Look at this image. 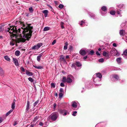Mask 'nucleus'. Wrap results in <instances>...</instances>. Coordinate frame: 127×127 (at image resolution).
I'll list each match as a JSON object with an SVG mask.
<instances>
[{"instance_id": "nucleus-1", "label": "nucleus", "mask_w": 127, "mask_h": 127, "mask_svg": "<svg viewBox=\"0 0 127 127\" xmlns=\"http://www.w3.org/2000/svg\"><path fill=\"white\" fill-rule=\"evenodd\" d=\"M20 25H23V27L17 30L16 27L12 26L8 28V32L10 33V36L11 38L15 37L16 40L12 39L13 41H15L16 43L21 42H25L26 40L29 41L32 35L33 31L32 30L33 28L31 26V24H28L26 27L25 25L23 22L19 21Z\"/></svg>"}, {"instance_id": "nucleus-2", "label": "nucleus", "mask_w": 127, "mask_h": 127, "mask_svg": "<svg viewBox=\"0 0 127 127\" xmlns=\"http://www.w3.org/2000/svg\"><path fill=\"white\" fill-rule=\"evenodd\" d=\"M58 116V114L57 113L54 112L49 116V117L52 120L55 121L57 119Z\"/></svg>"}, {"instance_id": "nucleus-3", "label": "nucleus", "mask_w": 127, "mask_h": 127, "mask_svg": "<svg viewBox=\"0 0 127 127\" xmlns=\"http://www.w3.org/2000/svg\"><path fill=\"white\" fill-rule=\"evenodd\" d=\"M2 27L6 32H8V24L6 23H3L1 24Z\"/></svg>"}, {"instance_id": "nucleus-4", "label": "nucleus", "mask_w": 127, "mask_h": 127, "mask_svg": "<svg viewBox=\"0 0 127 127\" xmlns=\"http://www.w3.org/2000/svg\"><path fill=\"white\" fill-rule=\"evenodd\" d=\"M111 53L113 55L115 56L117 55L118 53L117 52V51L115 48H112L111 51Z\"/></svg>"}, {"instance_id": "nucleus-5", "label": "nucleus", "mask_w": 127, "mask_h": 127, "mask_svg": "<svg viewBox=\"0 0 127 127\" xmlns=\"http://www.w3.org/2000/svg\"><path fill=\"white\" fill-rule=\"evenodd\" d=\"M78 104V103L76 102L75 101H74L72 102L71 106L74 109H76L77 108Z\"/></svg>"}, {"instance_id": "nucleus-6", "label": "nucleus", "mask_w": 127, "mask_h": 127, "mask_svg": "<svg viewBox=\"0 0 127 127\" xmlns=\"http://www.w3.org/2000/svg\"><path fill=\"white\" fill-rule=\"evenodd\" d=\"M74 79L72 75H70L67 76L66 79ZM62 79H66V77H64Z\"/></svg>"}, {"instance_id": "nucleus-7", "label": "nucleus", "mask_w": 127, "mask_h": 127, "mask_svg": "<svg viewBox=\"0 0 127 127\" xmlns=\"http://www.w3.org/2000/svg\"><path fill=\"white\" fill-rule=\"evenodd\" d=\"M79 53L82 55L84 56L86 54V52L85 50H82L79 51Z\"/></svg>"}, {"instance_id": "nucleus-8", "label": "nucleus", "mask_w": 127, "mask_h": 127, "mask_svg": "<svg viewBox=\"0 0 127 127\" xmlns=\"http://www.w3.org/2000/svg\"><path fill=\"white\" fill-rule=\"evenodd\" d=\"M30 108V102L29 101H28L27 102V105L26 108V112L28 111Z\"/></svg>"}, {"instance_id": "nucleus-9", "label": "nucleus", "mask_w": 127, "mask_h": 127, "mask_svg": "<svg viewBox=\"0 0 127 127\" xmlns=\"http://www.w3.org/2000/svg\"><path fill=\"white\" fill-rule=\"evenodd\" d=\"M14 62L15 63V65L16 66H18L19 65V64L18 63V61L17 59L13 58Z\"/></svg>"}, {"instance_id": "nucleus-10", "label": "nucleus", "mask_w": 127, "mask_h": 127, "mask_svg": "<svg viewBox=\"0 0 127 127\" xmlns=\"http://www.w3.org/2000/svg\"><path fill=\"white\" fill-rule=\"evenodd\" d=\"M125 32L123 30H120V31L119 33L121 36H123L125 35Z\"/></svg>"}, {"instance_id": "nucleus-11", "label": "nucleus", "mask_w": 127, "mask_h": 127, "mask_svg": "<svg viewBox=\"0 0 127 127\" xmlns=\"http://www.w3.org/2000/svg\"><path fill=\"white\" fill-rule=\"evenodd\" d=\"M16 101V100L15 99H14L13 102L12 103L11 105V108L13 109H14L15 107V103Z\"/></svg>"}, {"instance_id": "nucleus-12", "label": "nucleus", "mask_w": 127, "mask_h": 127, "mask_svg": "<svg viewBox=\"0 0 127 127\" xmlns=\"http://www.w3.org/2000/svg\"><path fill=\"white\" fill-rule=\"evenodd\" d=\"M60 112L63 115H66L67 114V112L66 111L64 110H61L60 111Z\"/></svg>"}, {"instance_id": "nucleus-13", "label": "nucleus", "mask_w": 127, "mask_h": 127, "mask_svg": "<svg viewBox=\"0 0 127 127\" xmlns=\"http://www.w3.org/2000/svg\"><path fill=\"white\" fill-rule=\"evenodd\" d=\"M64 58V56L63 55H61L60 56V60L61 61L65 62L66 60Z\"/></svg>"}, {"instance_id": "nucleus-14", "label": "nucleus", "mask_w": 127, "mask_h": 127, "mask_svg": "<svg viewBox=\"0 0 127 127\" xmlns=\"http://www.w3.org/2000/svg\"><path fill=\"white\" fill-rule=\"evenodd\" d=\"M42 12L44 14V16L45 17H46L48 15V10H45L42 11Z\"/></svg>"}, {"instance_id": "nucleus-15", "label": "nucleus", "mask_w": 127, "mask_h": 127, "mask_svg": "<svg viewBox=\"0 0 127 127\" xmlns=\"http://www.w3.org/2000/svg\"><path fill=\"white\" fill-rule=\"evenodd\" d=\"M26 74L27 75L29 76H32L33 74L32 72H30L27 70L26 71Z\"/></svg>"}, {"instance_id": "nucleus-16", "label": "nucleus", "mask_w": 127, "mask_h": 127, "mask_svg": "<svg viewBox=\"0 0 127 127\" xmlns=\"http://www.w3.org/2000/svg\"><path fill=\"white\" fill-rule=\"evenodd\" d=\"M103 55L105 57H108V58H109V55L108 53H107V52H103L102 53Z\"/></svg>"}, {"instance_id": "nucleus-17", "label": "nucleus", "mask_w": 127, "mask_h": 127, "mask_svg": "<svg viewBox=\"0 0 127 127\" xmlns=\"http://www.w3.org/2000/svg\"><path fill=\"white\" fill-rule=\"evenodd\" d=\"M75 64L78 67H81L82 65L81 63L80 62L77 61L76 62Z\"/></svg>"}, {"instance_id": "nucleus-18", "label": "nucleus", "mask_w": 127, "mask_h": 127, "mask_svg": "<svg viewBox=\"0 0 127 127\" xmlns=\"http://www.w3.org/2000/svg\"><path fill=\"white\" fill-rule=\"evenodd\" d=\"M68 45V42H66L65 43V45L64 47V50H65L67 49Z\"/></svg>"}, {"instance_id": "nucleus-19", "label": "nucleus", "mask_w": 127, "mask_h": 127, "mask_svg": "<svg viewBox=\"0 0 127 127\" xmlns=\"http://www.w3.org/2000/svg\"><path fill=\"white\" fill-rule=\"evenodd\" d=\"M4 74V71L2 68L0 66V75H2Z\"/></svg>"}, {"instance_id": "nucleus-20", "label": "nucleus", "mask_w": 127, "mask_h": 127, "mask_svg": "<svg viewBox=\"0 0 127 127\" xmlns=\"http://www.w3.org/2000/svg\"><path fill=\"white\" fill-rule=\"evenodd\" d=\"M96 74L97 77H98L100 79L102 77V75L100 73H96Z\"/></svg>"}, {"instance_id": "nucleus-21", "label": "nucleus", "mask_w": 127, "mask_h": 127, "mask_svg": "<svg viewBox=\"0 0 127 127\" xmlns=\"http://www.w3.org/2000/svg\"><path fill=\"white\" fill-rule=\"evenodd\" d=\"M116 12L114 10H111L110 12V13L112 15H115Z\"/></svg>"}, {"instance_id": "nucleus-22", "label": "nucleus", "mask_w": 127, "mask_h": 127, "mask_svg": "<svg viewBox=\"0 0 127 127\" xmlns=\"http://www.w3.org/2000/svg\"><path fill=\"white\" fill-rule=\"evenodd\" d=\"M43 45V44L42 43H38L36 45L37 48L38 49L41 46Z\"/></svg>"}, {"instance_id": "nucleus-23", "label": "nucleus", "mask_w": 127, "mask_h": 127, "mask_svg": "<svg viewBox=\"0 0 127 127\" xmlns=\"http://www.w3.org/2000/svg\"><path fill=\"white\" fill-rule=\"evenodd\" d=\"M121 59L122 58H119L116 59V61L119 64H120L121 63Z\"/></svg>"}, {"instance_id": "nucleus-24", "label": "nucleus", "mask_w": 127, "mask_h": 127, "mask_svg": "<svg viewBox=\"0 0 127 127\" xmlns=\"http://www.w3.org/2000/svg\"><path fill=\"white\" fill-rule=\"evenodd\" d=\"M20 52L19 51L17 50L15 51V54L16 56H18L20 55Z\"/></svg>"}, {"instance_id": "nucleus-25", "label": "nucleus", "mask_w": 127, "mask_h": 127, "mask_svg": "<svg viewBox=\"0 0 127 127\" xmlns=\"http://www.w3.org/2000/svg\"><path fill=\"white\" fill-rule=\"evenodd\" d=\"M73 47L72 46H69L68 50L70 51V52H72L73 51Z\"/></svg>"}, {"instance_id": "nucleus-26", "label": "nucleus", "mask_w": 127, "mask_h": 127, "mask_svg": "<svg viewBox=\"0 0 127 127\" xmlns=\"http://www.w3.org/2000/svg\"><path fill=\"white\" fill-rule=\"evenodd\" d=\"M42 56V55L40 54L37 57V60L39 62L40 61V58Z\"/></svg>"}, {"instance_id": "nucleus-27", "label": "nucleus", "mask_w": 127, "mask_h": 127, "mask_svg": "<svg viewBox=\"0 0 127 127\" xmlns=\"http://www.w3.org/2000/svg\"><path fill=\"white\" fill-rule=\"evenodd\" d=\"M101 9L103 11H105L107 10V8L105 6H103L101 8Z\"/></svg>"}, {"instance_id": "nucleus-28", "label": "nucleus", "mask_w": 127, "mask_h": 127, "mask_svg": "<svg viewBox=\"0 0 127 127\" xmlns=\"http://www.w3.org/2000/svg\"><path fill=\"white\" fill-rule=\"evenodd\" d=\"M94 51L93 50H92L89 52V54L91 55H94Z\"/></svg>"}, {"instance_id": "nucleus-29", "label": "nucleus", "mask_w": 127, "mask_h": 127, "mask_svg": "<svg viewBox=\"0 0 127 127\" xmlns=\"http://www.w3.org/2000/svg\"><path fill=\"white\" fill-rule=\"evenodd\" d=\"M119 78V76L117 75H115L113 76V78H115L116 79H118Z\"/></svg>"}, {"instance_id": "nucleus-30", "label": "nucleus", "mask_w": 127, "mask_h": 127, "mask_svg": "<svg viewBox=\"0 0 127 127\" xmlns=\"http://www.w3.org/2000/svg\"><path fill=\"white\" fill-rule=\"evenodd\" d=\"M29 10L30 12L32 13L33 11V7H30L29 9Z\"/></svg>"}, {"instance_id": "nucleus-31", "label": "nucleus", "mask_w": 127, "mask_h": 127, "mask_svg": "<svg viewBox=\"0 0 127 127\" xmlns=\"http://www.w3.org/2000/svg\"><path fill=\"white\" fill-rule=\"evenodd\" d=\"M49 30V28L48 27H45L43 29L44 31H47Z\"/></svg>"}, {"instance_id": "nucleus-32", "label": "nucleus", "mask_w": 127, "mask_h": 127, "mask_svg": "<svg viewBox=\"0 0 127 127\" xmlns=\"http://www.w3.org/2000/svg\"><path fill=\"white\" fill-rule=\"evenodd\" d=\"M32 50H36V49H38L37 47V46H36V45H34V46H33L32 47Z\"/></svg>"}, {"instance_id": "nucleus-33", "label": "nucleus", "mask_w": 127, "mask_h": 127, "mask_svg": "<svg viewBox=\"0 0 127 127\" xmlns=\"http://www.w3.org/2000/svg\"><path fill=\"white\" fill-rule=\"evenodd\" d=\"M3 31V29L2 28L1 25H0V32H2Z\"/></svg>"}, {"instance_id": "nucleus-34", "label": "nucleus", "mask_w": 127, "mask_h": 127, "mask_svg": "<svg viewBox=\"0 0 127 127\" xmlns=\"http://www.w3.org/2000/svg\"><path fill=\"white\" fill-rule=\"evenodd\" d=\"M63 93H60L59 94V98H61L63 95Z\"/></svg>"}, {"instance_id": "nucleus-35", "label": "nucleus", "mask_w": 127, "mask_h": 127, "mask_svg": "<svg viewBox=\"0 0 127 127\" xmlns=\"http://www.w3.org/2000/svg\"><path fill=\"white\" fill-rule=\"evenodd\" d=\"M64 5L61 4H60L59 6V7L60 9H62L64 7Z\"/></svg>"}, {"instance_id": "nucleus-36", "label": "nucleus", "mask_w": 127, "mask_h": 127, "mask_svg": "<svg viewBox=\"0 0 127 127\" xmlns=\"http://www.w3.org/2000/svg\"><path fill=\"white\" fill-rule=\"evenodd\" d=\"M124 54L125 56H127V49L123 53Z\"/></svg>"}, {"instance_id": "nucleus-37", "label": "nucleus", "mask_w": 127, "mask_h": 127, "mask_svg": "<svg viewBox=\"0 0 127 127\" xmlns=\"http://www.w3.org/2000/svg\"><path fill=\"white\" fill-rule=\"evenodd\" d=\"M104 61V59L103 58H101L99 59V61L100 62L102 63Z\"/></svg>"}, {"instance_id": "nucleus-38", "label": "nucleus", "mask_w": 127, "mask_h": 127, "mask_svg": "<svg viewBox=\"0 0 127 127\" xmlns=\"http://www.w3.org/2000/svg\"><path fill=\"white\" fill-rule=\"evenodd\" d=\"M20 70H21V71H22L23 72H25V70L23 67H21L20 68Z\"/></svg>"}, {"instance_id": "nucleus-39", "label": "nucleus", "mask_w": 127, "mask_h": 127, "mask_svg": "<svg viewBox=\"0 0 127 127\" xmlns=\"http://www.w3.org/2000/svg\"><path fill=\"white\" fill-rule=\"evenodd\" d=\"M38 118V116H36L35 117L33 120L34 121H36Z\"/></svg>"}, {"instance_id": "nucleus-40", "label": "nucleus", "mask_w": 127, "mask_h": 127, "mask_svg": "<svg viewBox=\"0 0 127 127\" xmlns=\"http://www.w3.org/2000/svg\"><path fill=\"white\" fill-rule=\"evenodd\" d=\"M43 68V66H37V68H38V69H41Z\"/></svg>"}, {"instance_id": "nucleus-41", "label": "nucleus", "mask_w": 127, "mask_h": 127, "mask_svg": "<svg viewBox=\"0 0 127 127\" xmlns=\"http://www.w3.org/2000/svg\"><path fill=\"white\" fill-rule=\"evenodd\" d=\"M77 113V112L76 111H75L73 112L72 115L74 116H76V114Z\"/></svg>"}, {"instance_id": "nucleus-42", "label": "nucleus", "mask_w": 127, "mask_h": 127, "mask_svg": "<svg viewBox=\"0 0 127 127\" xmlns=\"http://www.w3.org/2000/svg\"><path fill=\"white\" fill-rule=\"evenodd\" d=\"M4 58L7 61H8V56L7 55L4 56Z\"/></svg>"}, {"instance_id": "nucleus-43", "label": "nucleus", "mask_w": 127, "mask_h": 127, "mask_svg": "<svg viewBox=\"0 0 127 127\" xmlns=\"http://www.w3.org/2000/svg\"><path fill=\"white\" fill-rule=\"evenodd\" d=\"M66 82L68 83H70L72 82V80H66Z\"/></svg>"}, {"instance_id": "nucleus-44", "label": "nucleus", "mask_w": 127, "mask_h": 127, "mask_svg": "<svg viewBox=\"0 0 127 127\" xmlns=\"http://www.w3.org/2000/svg\"><path fill=\"white\" fill-rule=\"evenodd\" d=\"M51 87H52L55 88V85L54 83H52L51 84Z\"/></svg>"}, {"instance_id": "nucleus-45", "label": "nucleus", "mask_w": 127, "mask_h": 127, "mask_svg": "<svg viewBox=\"0 0 127 127\" xmlns=\"http://www.w3.org/2000/svg\"><path fill=\"white\" fill-rule=\"evenodd\" d=\"M56 40L55 39L54 40H53V41L52 42V45H54L56 43Z\"/></svg>"}, {"instance_id": "nucleus-46", "label": "nucleus", "mask_w": 127, "mask_h": 127, "mask_svg": "<svg viewBox=\"0 0 127 127\" xmlns=\"http://www.w3.org/2000/svg\"><path fill=\"white\" fill-rule=\"evenodd\" d=\"M38 102V101L37 100L36 101L34 104L33 105L34 106H35L37 104V103Z\"/></svg>"}, {"instance_id": "nucleus-47", "label": "nucleus", "mask_w": 127, "mask_h": 127, "mask_svg": "<svg viewBox=\"0 0 127 127\" xmlns=\"http://www.w3.org/2000/svg\"><path fill=\"white\" fill-rule=\"evenodd\" d=\"M60 93H64V91L63 89L62 88H61L60 89Z\"/></svg>"}, {"instance_id": "nucleus-48", "label": "nucleus", "mask_w": 127, "mask_h": 127, "mask_svg": "<svg viewBox=\"0 0 127 127\" xmlns=\"http://www.w3.org/2000/svg\"><path fill=\"white\" fill-rule=\"evenodd\" d=\"M81 23L80 24V25L82 26V25H83V24H84L85 23V22L84 21H81Z\"/></svg>"}, {"instance_id": "nucleus-49", "label": "nucleus", "mask_w": 127, "mask_h": 127, "mask_svg": "<svg viewBox=\"0 0 127 127\" xmlns=\"http://www.w3.org/2000/svg\"><path fill=\"white\" fill-rule=\"evenodd\" d=\"M96 54L98 56H100V54L97 51L96 52Z\"/></svg>"}, {"instance_id": "nucleus-50", "label": "nucleus", "mask_w": 127, "mask_h": 127, "mask_svg": "<svg viewBox=\"0 0 127 127\" xmlns=\"http://www.w3.org/2000/svg\"><path fill=\"white\" fill-rule=\"evenodd\" d=\"M3 119H2L1 117H0V124L3 121Z\"/></svg>"}, {"instance_id": "nucleus-51", "label": "nucleus", "mask_w": 127, "mask_h": 127, "mask_svg": "<svg viewBox=\"0 0 127 127\" xmlns=\"http://www.w3.org/2000/svg\"><path fill=\"white\" fill-rule=\"evenodd\" d=\"M14 43L13 42H11L10 43V45L12 46H13L14 45Z\"/></svg>"}, {"instance_id": "nucleus-52", "label": "nucleus", "mask_w": 127, "mask_h": 127, "mask_svg": "<svg viewBox=\"0 0 127 127\" xmlns=\"http://www.w3.org/2000/svg\"><path fill=\"white\" fill-rule=\"evenodd\" d=\"M60 86H61L63 87L64 86V84L63 83H61L60 84Z\"/></svg>"}, {"instance_id": "nucleus-53", "label": "nucleus", "mask_w": 127, "mask_h": 127, "mask_svg": "<svg viewBox=\"0 0 127 127\" xmlns=\"http://www.w3.org/2000/svg\"><path fill=\"white\" fill-rule=\"evenodd\" d=\"M13 110L12 109L10 110L9 111H8V115L11 112H12L13 111Z\"/></svg>"}, {"instance_id": "nucleus-54", "label": "nucleus", "mask_w": 127, "mask_h": 127, "mask_svg": "<svg viewBox=\"0 0 127 127\" xmlns=\"http://www.w3.org/2000/svg\"><path fill=\"white\" fill-rule=\"evenodd\" d=\"M113 46L114 47H116L117 46V45L116 43H113Z\"/></svg>"}, {"instance_id": "nucleus-55", "label": "nucleus", "mask_w": 127, "mask_h": 127, "mask_svg": "<svg viewBox=\"0 0 127 127\" xmlns=\"http://www.w3.org/2000/svg\"><path fill=\"white\" fill-rule=\"evenodd\" d=\"M88 57L87 56H86L84 57L83 59L84 60H86L87 58Z\"/></svg>"}, {"instance_id": "nucleus-56", "label": "nucleus", "mask_w": 127, "mask_h": 127, "mask_svg": "<svg viewBox=\"0 0 127 127\" xmlns=\"http://www.w3.org/2000/svg\"><path fill=\"white\" fill-rule=\"evenodd\" d=\"M48 7H49V8H50V9H51V10L53 9L52 8L51 6H50V5H49Z\"/></svg>"}, {"instance_id": "nucleus-57", "label": "nucleus", "mask_w": 127, "mask_h": 127, "mask_svg": "<svg viewBox=\"0 0 127 127\" xmlns=\"http://www.w3.org/2000/svg\"><path fill=\"white\" fill-rule=\"evenodd\" d=\"M56 103H54V108L55 109L56 108Z\"/></svg>"}, {"instance_id": "nucleus-58", "label": "nucleus", "mask_w": 127, "mask_h": 127, "mask_svg": "<svg viewBox=\"0 0 127 127\" xmlns=\"http://www.w3.org/2000/svg\"><path fill=\"white\" fill-rule=\"evenodd\" d=\"M39 125L41 126H43V124L42 122H40L39 123Z\"/></svg>"}, {"instance_id": "nucleus-59", "label": "nucleus", "mask_w": 127, "mask_h": 127, "mask_svg": "<svg viewBox=\"0 0 127 127\" xmlns=\"http://www.w3.org/2000/svg\"><path fill=\"white\" fill-rule=\"evenodd\" d=\"M61 27L62 29H63L64 28V27L63 25H61Z\"/></svg>"}, {"instance_id": "nucleus-60", "label": "nucleus", "mask_w": 127, "mask_h": 127, "mask_svg": "<svg viewBox=\"0 0 127 127\" xmlns=\"http://www.w3.org/2000/svg\"><path fill=\"white\" fill-rule=\"evenodd\" d=\"M99 80H94V82H98V81H99Z\"/></svg>"}, {"instance_id": "nucleus-61", "label": "nucleus", "mask_w": 127, "mask_h": 127, "mask_svg": "<svg viewBox=\"0 0 127 127\" xmlns=\"http://www.w3.org/2000/svg\"><path fill=\"white\" fill-rule=\"evenodd\" d=\"M65 58L66 59H68L69 58V56L66 55V56Z\"/></svg>"}, {"instance_id": "nucleus-62", "label": "nucleus", "mask_w": 127, "mask_h": 127, "mask_svg": "<svg viewBox=\"0 0 127 127\" xmlns=\"http://www.w3.org/2000/svg\"><path fill=\"white\" fill-rule=\"evenodd\" d=\"M75 63H74V64H72V67H74L75 66Z\"/></svg>"}, {"instance_id": "nucleus-63", "label": "nucleus", "mask_w": 127, "mask_h": 127, "mask_svg": "<svg viewBox=\"0 0 127 127\" xmlns=\"http://www.w3.org/2000/svg\"><path fill=\"white\" fill-rule=\"evenodd\" d=\"M117 14H120V12L118 10L117 11Z\"/></svg>"}, {"instance_id": "nucleus-64", "label": "nucleus", "mask_w": 127, "mask_h": 127, "mask_svg": "<svg viewBox=\"0 0 127 127\" xmlns=\"http://www.w3.org/2000/svg\"><path fill=\"white\" fill-rule=\"evenodd\" d=\"M62 81L64 83L66 82V80H63Z\"/></svg>"}]
</instances>
